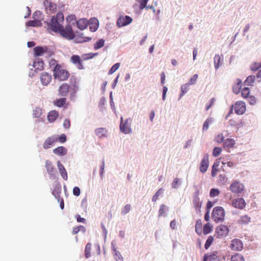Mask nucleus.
<instances>
[{"label":"nucleus","instance_id":"obj_1","mask_svg":"<svg viewBox=\"0 0 261 261\" xmlns=\"http://www.w3.org/2000/svg\"><path fill=\"white\" fill-rule=\"evenodd\" d=\"M64 15L62 12L57 13L56 16H53L50 22H46V28L50 32H58L62 26V23L64 21Z\"/></svg>","mask_w":261,"mask_h":261},{"label":"nucleus","instance_id":"obj_2","mask_svg":"<svg viewBox=\"0 0 261 261\" xmlns=\"http://www.w3.org/2000/svg\"><path fill=\"white\" fill-rule=\"evenodd\" d=\"M54 76L55 79L60 81H66L69 76V73L65 69L62 68L59 64H57L53 69Z\"/></svg>","mask_w":261,"mask_h":261},{"label":"nucleus","instance_id":"obj_3","mask_svg":"<svg viewBox=\"0 0 261 261\" xmlns=\"http://www.w3.org/2000/svg\"><path fill=\"white\" fill-rule=\"evenodd\" d=\"M212 217L216 222H222L225 217V211L222 206H216L214 208L212 214Z\"/></svg>","mask_w":261,"mask_h":261},{"label":"nucleus","instance_id":"obj_4","mask_svg":"<svg viewBox=\"0 0 261 261\" xmlns=\"http://www.w3.org/2000/svg\"><path fill=\"white\" fill-rule=\"evenodd\" d=\"M58 32L62 37L68 40L73 39L75 37V34L70 25H66L65 28L62 25Z\"/></svg>","mask_w":261,"mask_h":261},{"label":"nucleus","instance_id":"obj_5","mask_svg":"<svg viewBox=\"0 0 261 261\" xmlns=\"http://www.w3.org/2000/svg\"><path fill=\"white\" fill-rule=\"evenodd\" d=\"M244 184L240 181L234 180L230 185L229 190L233 193L240 194L244 191Z\"/></svg>","mask_w":261,"mask_h":261},{"label":"nucleus","instance_id":"obj_6","mask_svg":"<svg viewBox=\"0 0 261 261\" xmlns=\"http://www.w3.org/2000/svg\"><path fill=\"white\" fill-rule=\"evenodd\" d=\"M132 123V120L127 119L124 122L123 117H121V122L120 124V130L121 132L125 134H130L132 133V129L130 128Z\"/></svg>","mask_w":261,"mask_h":261},{"label":"nucleus","instance_id":"obj_7","mask_svg":"<svg viewBox=\"0 0 261 261\" xmlns=\"http://www.w3.org/2000/svg\"><path fill=\"white\" fill-rule=\"evenodd\" d=\"M228 232L229 229L227 226L224 225L219 226L216 229V234L217 237L219 238L226 236Z\"/></svg>","mask_w":261,"mask_h":261},{"label":"nucleus","instance_id":"obj_8","mask_svg":"<svg viewBox=\"0 0 261 261\" xmlns=\"http://www.w3.org/2000/svg\"><path fill=\"white\" fill-rule=\"evenodd\" d=\"M230 248L233 251H241L243 248V244L241 240L239 239H234L231 241Z\"/></svg>","mask_w":261,"mask_h":261},{"label":"nucleus","instance_id":"obj_9","mask_svg":"<svg viewBox=\"0 0 261 261\" xmlns=\"http://www.w3.org/2000/svg\"><path fill=\"white\" fill-rule=\"evenodd\" d=\"M58 135H53L48 137L43 143V148L45 149L49 148L55 143L58 142Z\"/></svg>","mask_w":261,"mask_h":261},{"label":"nucleus","instance_id":"obj_10","mask_svg":"<svg viewBox=\"0 0 261 261\" xmlns=\"http://www.w3.org/2000/svg\"><path fill=\"white\" fill-rule=\"evenodd\" d=\"M235 113L238 115L244 114L246 111L245 103L242 101H238L234 105Z\"/></svg>","mask_w":261,"mask_h":261},{"label":"nucleus","instance_id":"obj_11","mask_svg":"<svg viewBox=\"0 0 261 261\" xmlns=\"http://www.w3.org/2000/svg\"><path fill=\"white\" fill-rule=\"evenodd\" d=\"M246 205V202L243 198H235L232 201V206L238 209L243 210Z\"/></svg>","mask_w":261,"mask_h":261},{"label":"nucleus","instance_id":"obj_12","mask_svg":"<svg viewBox=\"0 0 261 261\" xmlns=\"http://www.w3.org/2000/svg\"><path fill=\"white\" fill-rule=\"evenodd\" d=\"M132 18L128 16H121L117 20V24L118 27H122L130 24Z\"/></svg>","mask_w":261,"mask_h":261},{"label":"nucleus","instance_id":"obj_13","mask_svg":"<svg viewBox=\"0 0 261 261\" xmlns=\"http://www.w3.org/2000/svg\"><path fill=\"white\" fill-rule=\"evenodd\" d=\"M70 62L76 66V67L80 70L84 68V66L82 63L81 57L78 55H72L70 58Z\"/></svg>","mask_w":261,"mask_h":261},{"label":"nucleus","instance_id":"obj_14","mask_svg":"<svg viewBox=\"0 0 261 261\" xmlns=\"http://www.w3.org/2000/svg\"><path fill=\"white\" fill-rule=\"evenodd\" d=\"M44 5L46 8V11L48 13H53L57 10V5L54 3H51L48 0L44 2Z\"/></svg>","mask_w":261,"mask_h":261},{"label":"nucleus","instance_id":"obj_15","mask_svg":"<svg viewBox=\"0 0 261 261\" xmlns=\"http://www.w3.org/2000/svg\"><path fill=\"white\" fill-rule=\"evenodd\" d=\"M34 57H39L44 55V54L48 51V47L44 46H36L33 49Z\"/></svg>","mask_w":261,"mask_h":261},{"label":"nucleus","instance_id":"obj_16","mask_svg":"<svg viewBox=\"0 0 261 261\" xmlns=\"http://www.w3.org/2000/svg\"><path fill=\"white\" fill-rule=\"evenodd\" d=\"M209 165L208 155H205L201 161L199 167L200 171L204 173L206 171Z\"/></svg>","mask_w":261,"mask_h":261},{"label":"nucleus","instance_id":"obj_17","mask_svg":"<svg viewBox=\"0 0 261 261\" xmlns=\"http://www.w3.org/2000/svg\"><path fill=\"white\" fill-rule=\"evenodd\" d=\"M59 95L62 96H66L69 92V86L67 83L62 84L58 89Z\"/></svg>","mask_w":261,"mask_h":261},{"label":"nucleus","instance_id":"obj_18","mask_svg":"<svg viewBox=\"0 0 261 261\" xmlns=\"http://www.w3.org/2000/svg\"><path fill=\"white\" fill-rule=\"evenodd\" d=\"M40 78L41 83L44 86H47L51 82L52 77L50 74L43 72L41 74Z\"/></svg>","mask_w":261,"mask_h":261},{"label":"nucleus","instance_id":"obj_19","mask_svg":"<svg viewBox=\"0 0 261 261\" xmlns=\"http://www.w3.org/2000/svg\"><path fill=\"white\" fill-rule=\"evenodd\" d=\"M58 168L59 171V172L62 177V178L66 180L68 178L67 173L64 167V166L60 163V161L58 162Z\"/></svg>","mask_w":261,"mask_h":261},{"label":"nucleus","instance_id":"obj_20","mask_svg":"<svg viewBox=\"0 0 261 261\" xmlns=\"http://www.w3.org/2000/svg\"><path fill=\"white\" fill-rule=\"evenodd\" d=\"M67 149L63 146H59L53 150V152L60 156H63L67 153Z\"/></svg>","mask_w":261,"mask_h":261},{"label":"nucleus","instance_id":"obj_21","mask_svg":"<svg viewBox=\"0 0 261 261\" xmlns=\"http://www.w3.org/2000/svg\"><path fill=\"white\" fill-rule=\"evenodd\" d=\"M112 250L113 251V255L116 261H123V257L120 253L116 249L114 244L112 243Z\"/></svg>","mask_w":261,"mask_h":261},{"label":"nucleus","instance_id":"obj_22","mask_svg":"<svg viewBox=\"0 0 261 261\" xmlns=\"http://www.w3.org/2000/svg\"><path fill=\"white\" fill-rule=\"evenodd\" d=\"M59 116V113L57 111H51L49 112L47 115V119L49 122H53L55 120H56V119Z\"/></svg>","mask_w":261,"mask_h":261},{"label":"nucleus","instance_id":"obj_23","mask_svg":"<svg viewBox=\"0 0 261 261\" xmlns=\"http://www.w3.org/2000/svg\"><path fill=\"white\" fill-rule=\"evenodd\" d=\"M88 24V21L86 19H80L77 22V27L81 30L86 29Z\"/></svg>","mask_w":261,"mask_h":261},{"label":"nucleus","instance_id":"obj_24","mask_svg":"<svg viewBox=\"0 0 261 261\" xmlns=\"http://www.w3.org/2000/svg\"><path fill=\"white\" fill-rule=\"evenodd\" d=\"M95 133L98 137L103 138L107 136V131L104 128L99 127L95 129Z\"/></svg>","mask_w":261,"mask_h":261},{"label":"nucleus","instance_id":"obj_25","mask_svg":"<svg viewBox=\"0 0 261 261\" xmlns=\"http://www.w3.org/2000/svg\"><path fill=\"white\" fill-rule=\"evenodd\" d=\"M235 141L233 139L228 138L224 141V147L230 148L234 147Z\"/></svg>","mask_w":261,"mask_h":261},{"label":"nucleus","instance_id":"obj_26","mask_svg":"<svg viewBox=\"0 0 261 261\" xmlns=\"http://www.w3.org/2000/svg\"><path fill=\"white\" fill-rule=\"evenodd\" d=\"M61 193V186H56L53 191L52 194L57 199L58 201H60Z\"/></svg>","mask_w":261,"mask_h":261},{"label":"nucleus","instance_id":"obj_27","mask_svg":"<svg viewBox=\"0 0 261 261\" xmlns=\"http://www.w3.org/2000/svg\"><path fill=\"white\" fill-rule=\"evenodd\" d=\"M220 165V162H216L214 163L212 169V172L211 175L212 177H215L216 176V174L218 172L219 170V167Z\"/></svg>","mask_w":261,"mask_h":261},{"label":"nucleus","instance_id":"obj_28","mask_svg":"<svg viewBox=\"0 0 261 261\" xmlns=\"http://www.w3.org/2000/svg\"><path fill=\"white\" fill-rule=\"evenodd\" d=\"M45 167L48 174H53L54 171L52 162L49 160H47L45 162Z\"/></svg>","mask_w":261,"mask_h":261},{"label":"nucleus","instance_id":"obj_29","mask_svg":"<svg viewBox=\"0 0 261 261\" xmlns=\"http://www.w3.org/2000/svg\"><path fill=\"white\" fill-rule=\"evenodd\" d=\"M202 224L201 220H197L195 225V231L199 236H200L202 233Z\"/></svg>","mask_w":261,"mask_h":261},{"label":"nucleus","instance_id":"obj_30","mask_svg":"<svg viewBox=\"0 0 261 261\" xmlns=\"http://www.w3.org/2000/svg\"><path fill=\"white\" fill-rule=\"evenodd\" d=\"M237 83L233 86L232 90L233 92L236 94H238L240 93V90L242 87V82L240 80H237Z\"/></svg>","mask_w":261,"mask_h":261},{"label":"nucleus","instance_id":"obj_31","mask_svg":"<svg viewBox=\"0 0 261 261\" xmlns=\"http://www.w3.org/2000/svg\"><path fill=\"white\" fill-rule=\"evenodd\" d=\"M250 221L251 218L247 215L241 216L240 219L239 220V222L243 224H248Z\"/></svg>","mask_w":261,"mask_h":261},{"label":"nucleus","instance_id":"obj_32","mask_svg":"<svg viewBox=\"0 0 261 261\" xmlns=\"http://www.w3.org/2000/svg\"><path fill=\"white\" fill-rule=\"evenodd\" d=\"M42 114V110L39 107L35 108L33 111V116L34 118H40Z\"/></svg>","mask_w":261,"mask_h":261},{"label":"nucleus","instance_id":"obj_33","mask_svg":"<svg viewBox=\"0 0 261 261\" xmlns=\"http://www.w3.org/2000/svg\"><path fill=\"white\" fill-rule=\"evenodd\" d=\"M105 41L103 39H100L98 40H97L94 44V49L97 50L103 47L105 45Z\"/></svg>","mask_w":261,"mask_h":261},{"label":"nucleus","instance_id":"obj_34","mask_svg":"<svg viewBox=\"0 0 261 261\" xmlns=\"http://www.w3.org/2000/svg\"><path fill=\"white\" fill-rule=\"evenodd\" d=\"M193 203L196 210L199 212L202 205L201 202L200 201V199H193Z\"/></svg>","mask_w":261,"mask_h":261},{"label":"nucleus","instance_id":"obj_35","mask_svg":"<svg viewBox=\"0 0 261 261\" xmlns=\"http://www.w3.org/2000/svg\"><path fill=\"white\" fill-rule=\"evenodd\" d=\"M66 102V98H59L56 99V100L55 102V105L58 107H61L65 105Z\"/></svg>","mask_w":261,"mask_h":261},{"label":"nucleus","instance_id":"obj_36","mask_svg":"<svg viewBox=\"0 0 261 261\" xmlns=\"http://www.w3.org/2000/svg\"><path fill=\"white\" fill-rule=\"evenodd\" d=\"M255 79L254 75L248 76L244 82V83L247 86H252Z\"/></svg>","mask_w":261,"mask_h":261},{"label":"nucleus","instance_id":"obj_37","mask_svg":"<svg viewBox=\"0 0 261 261\" xmlns=\"http://www.w3.org/2000/svg\"><path fill=\"white\" fill-rule=\"evenodd\" d=\"M140 4L139 8L140 10H142L144 8L148 9L149 6H147V3L148 0H136Z\"/></svg>","mask_w":261,"mask_h":261},{"label":"nucleus","instance_id":"obj_38","mask_svg":"<svg viewBox=\"0 0 261 261\" xmlns=\"http://www.w3.org/2000/svg\"><path fill=\"white\" fill-rule=\"evenodd\" d=\"M213 230V227L211 226L210 223H206L203 226V233L204 234L210 233Z\"/></svg>","mask_w":261,"mask_h":261},{"label":"nucleus","instance_id":"obj_39","mask_svg":"<svg viewBox=\"0 0 261 261\" xmlns=\"http://www.w3.org/2000/svg\"><path fill=\"white\" fill-rule=\"evenodd\" d=\"M40 23L41 22L39 20L35 19L28 21L27 25L28 27H38L40 25Z\"/></svg>","mask_w":261,"mask_h":261},{"label":"nucleus","instance_id":"obj_40","mask_svg":"<svg viewBox=\"0 0 261 261\" xmlns=\"http://www.w3.org/2000/svg\"><path fill=\"white\" fill-rule=\"evenodd\" d=\"M208 261H218L219 260L217 252H214L211 253L210 254H208Z\"/></svg>","mask_w":261,"mask_h":261},{"label":"nucleus","instance_id":"obj_41","mask_svg":"<svg viewBox=\"0 0 261 261\" xmlns=\"http://www.w3.org/2000/svg\"><path fill=\"white\" fill-rule=\"evenodd\" d=\"M91 249V244L90 243H88L85 247V253L86 258H88L90 256Z\"/></svg>","mask_w":261,"mask_h":261},{"label":"nucleus","instance_id":"obj_42","mask_svg":"<svg viewBox=\"0 0 261 261\" xmlns=\"http://www.w3.org/2000/svg\"><path fill=\"white\" fill-rule=\"evenodd\" d=\"M231 261H245V259L241 254H236L231 256Z\"/></svg>","mask_w":261,"mask_h":261},{"label":"nucleus","instance_id":"obj_43","mask_svg":"<svg viewBox=\"0 0 261 261\" xmlns=\"http://www.w3.org/2000/svg\"><path fill=\"white\" fill-rule=\"evenodd\" d=\"M250 89L249 88H244L241 91L242 96L244 98H247L249 96Z\"/></svg>","mask_w":261,"mask_h":261},{"label":"nucleus","instance_id":"obj_44","mask_svg":"<svg viewBox=\"0 0 261 261\" xmlns=\"http://www.w3.org/2000/svg\"><path fill=\"white\" fill-rule=\"evenodd\" d=\"M214 241V238L212 236H210L208 237L205 245H204V248L205 249H208L211 244L213 243Z\"/></svg>","mask_w":261,"mask_h":261},{"label":"nucleus","instance_id":"obj_45","mask_svg":"<svg viewBox=\"0 0 261 261\" xmlns=\"http://www.w3.org/2000/svg\"><path fill=\"white\" fill-rule=\"evenodd\" d=\"M167 209V207L165 204H163L160 205V209L159 211V217H160L163 216L165 214L166 211Z\"/></svg>","mask_w":261,"mask_h":261},{"label":"nucleus","instance_id":"obj_46","mask_svg":"<svg viewBox=\"0 0 261 261\" xmlns=\"http://www.w3.org/2000/svg\"><path fill=\"white\" fill-rule=\"evenodd\" d=\"M220 190L218 189L213 188L210 191V196L211 197L218 196L220 194Z\"/></svg>","mask_w":261,"mask_h":261},{"label":"nucleus","instance_id":"obj_47","mask_svg":"<svg viewBox=\"0 0 261 261\" xmlns=\"http://www.w3.org/2000/svg\"><path fill=\"white\" fill-rule=\"evenodd\" d=\"M221 61V58L219 55H215L214 57V64L216 69H218L219 67V65Z\"/></svg>","mask_w":261,"mask_h":261},{"label":"nucleus","instance_id":"obj_48","mask_svg":"<svg viewBox=\"0 0 261 261\" xmlns=\"http://www.w3.org/2000/svg\"><path fill=\"white\" fill-rule=\"evenodd\" d=\"M190 86L188 83H186L185 84H184L181 87V93L180 94V97H181L182 95H184L187 92V91L189 90V86Z\"/></svg>","mask_w":261,"mask_h":261},{"label":"nucleus","instance_id":"obj_49","mask_svg":"<svg viewBox=\"0 0 261 261\" xmlns=\"http://www.w3.org/2000/svg\"><path fill=\"white\" fill-rule=\"evenodd\" d=\"M251 69L252 71H256L259 68H261V62H254L251 65Z\"/></svg>","mask_w":261,"mask_h":261},{"label":"nucleus","instance_id":"obj_50","mask_svg":"<svg viewBox=\"0 0 261 261\" xmlns=\"http://www.w3.org/2000/svg\"><path fill=\"white\" fill-rule=\"evenodd\" d=\"M94 21H95V23H91L89 26V28L92 32H95L98 29V20L97 19H94Z\"/></svg>","mask_w":261,"mask_h":261},{"label":"nucleus","instance_id":"obj_51","mask_svg":"<svg viewBox=\"0 0 261 261\" xmlns=\"http://www.w3.org/2000/svg\"><path fill=\"white\" fill-rule=\"evenodd\" d=\"M120 64L119 63L115 64L111 68L109 71V74H113L114 72H115L119 67Z\"/></svg>","mask_w":261,"mask_h":261},{"label":"nucleus","instance_id":"obj_52","mask_svg":"<svg viewBox=\"0 0 261 261\" xmlns=\"http://www.w3.org/2000/svg\"><path fill=\"white\" fill-rule=\"evenodd\" d=\"M222 151V149L219 147H215L213 149V155L217 157L220 155Z\"/></svg>","mask_w":261,"mask_h":261},{"label":"nucleus","instance_id":"obj_53","mask_svg":"<svg viewBox=\"0 0 261 261\" xmlns=\"http://www.w3.org/2000/svg\"><path fill=\"white\" fill-rule=\"evenodd\" d=\"M131 208V205L129 204H127L125 205L124 208L121 211V214L123 215H126L127 213H128Z\"/></svg>","mask_w":261,"mask_h":261},{"label":"nucleus","instance_id":"obj_54","mask_svg":"<svg viewBox=\"0 0 261 261\" xmlns=\"http://www.w3.org/2000/svg\"><path fill=\"white\" fill-rule=\"evenodd\" d=\"M198 74H195L189 81L188 84L190 85H194L196 83V81L198 79Z\"/></svg>","mask_w":261,"mask_h":261},{"label":"nucleus","instance_id":"obj_55","mask_svg":"<svg viewBox=\"0 0 261 261\" xmlns=\"http://www.w3.org/2000/svg\"><path fill=\"white\" fill-rule=\"evenodd\" d=\"M162 188H160L155 193V194L153 196L152 198V201L153 202H155L156 201V200L158 199L159 198V197L160 196V195H161V194L162 193Z\"/></svg>","mask_w":261,"mask_h":261},{"label":"nucleus","instance_id":"obj_56","mask_svg":"<svg viewBox=\"0 0 261 261\" xmlns=\"http://www.w3.org/2000/svg\"><path fill=\"white\" fill-rule=\"evenodd\" d=\"M212 120L211 118L207 119L205 122H204L203 125V130H206L208 129L209 127V124L210 123H211Z\"/></svg>","mask_w":261,"mask_h":261},{"label":"nucleus","instance_id":"obj_57","mask_svg":"<svg viewBox=\"0 0 261 261\" xmlns=\"http://www.w3.org/2000/svg\"><path fill=\"white\" fill-rule=\"evenodd\" d=\"M224 137L222 134H219L215 139V141L218 143H221L224 141Z\"/></svg>","mask_w":261,"mask_h":261},{"label":"nucleus","instance_id":"obj_58","mask_svg":"<svg viewBox=\"0 0 261 261\" xmlns=\"http://www.w3.org/2000/svg\"><path fill=\"white\" fill-rule=\"evenodd\" d=\"M66 136L65 134H62L59 137L58 136V141L61 143H64L66 141Z\"/></svg>","mask_w":261,"mask_h":261},{"label":"nucleus","instance_id":"obj_59","mask_svg":"<svg viewBox=\"0 0 261 261\" xmlns=\"http://www.w3.org/2000/svg\"><path fill=\"white\" fill-rule=\"evenodd\" d=\"M247 98L250 105H253L256 103V100L254 96H249Z\"/></svg>","mask_w":261,"mask_h":261},{"label":"nucleus","instance_id":"obj_60","mask_svg":"<svg viewBox=\"0 0 261 261\" xmlns=\"http://www.w3.org/2000/svg\"><path fill=\"white\" fill-rule=\"evenodd\" d=\"M179 182V180L178 178H174L172 184V187L174 189L177 188Z\"/></svg>","mask_w":261,"mask_h":261},{"label":"nucleus","instance_id":"obj_61","mask_svg":"<svg viewBox=\"0 0 261 261\" xmlns=\"http://www.w3.org/2000/svg\"><path fill=\"white\" fill-rule=\"evenodd\" d=\"M73 194L75 196H79L81 194L80 189L77 187H75L73 189Z\"/></svg>","mask_w":261,"mask_h":261},{"label":"nucleus","instance_id":"obj_62","mask_svg":"<svg viewBox=\"0 0 261 261\" xmlns=\"http://www.w3.org/2000/svg\"><path fill=\"white\" fill-rule=\"evenodd\" d=\"M63 126L64 128L67 129L70 127V120L68 119H66L64 121Z\"/></svg>","mask_w":261,"mask_h":261},{"label":"nucleus","instance_id":"obj_63","mask_svg":"<svg viewBox=\"0 0 261 261\" xmlns=\"http://www.w3.org/2000/svg\"><path fill=\"white\" fill-rule=\"evenodd\" d=\"M75 217L76 218L77 221L79 223H85L86 221L85 219L82 218L80 215H76Z\"/></svg>","mask_w":261,"mask_h":261},{"label":"nucleus","instance_id":"obj_64","mask_svg":"<svg viewBox=\"0 0 261 261\" xmlns=\"http://www.w3.org/2000/svg\"><path fill=\"white\" fill-rule=\"evenodd\" d=\"M167 91H168V88L166 86H164L163 87V96H162V98H163V100H164L166 98V93L167 92Z\"/></svg>","mask_w":261,"mask_h":261}]
</instances>
